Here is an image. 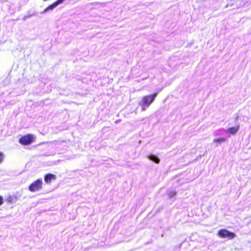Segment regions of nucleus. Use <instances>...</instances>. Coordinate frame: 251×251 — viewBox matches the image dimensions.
Returning <instances> with one entry per match:
<instances>
[{"label": "nucleus", "mask_w": 251, "mask_h": 251, "mask_svg": "<svg viewBox=\"0 0 251 251\" xmlns=\"http://www.w3.org/2000/svg\"><path fill=\"white\" fill-rule=\"evenodd\" d=\"M56 176L51 173H49L45 175L44 180L47 184H50L52 180L56 179Z\"/></svg>", "instance_id": "obj_6"}, {"label": "nucleus", "mask_w": 251, "mask_h": 251, "mask_svg": "<svg viewBox=\"0 0 251 251\" xmlns=\"http://www.w3.org/2000/svg\"><path fill=\"white\" fill-rule=\"evenodd\" d=\"M3 203V198L1 196H0V205Z\"/></svg>", "instance_id": "obj_15"}, {"label": "nucleus", "mask_w": 251, "mask_h": 251, "mask_svg": "<svg viewBox=\"0 0 251 251\" xmlns=\"http://www.w3.org/2000/svg\"><path fill=\"white\" fill-rule=\"evenodd\" d=\"M66 0H57L54 2L49 5L47 8H46L42 12L43 14L46 13L50 11L53 10L55 8L58 6L59 4H62Z\"/></svg>", "instance_id": "obj_5"}, {"label": "nucleus", "mask_w": 251, "mask_h": 251, "mask_svg": "<svg viewBox=\"0 0 251 251\" xmlns=\"http://www.w3.org/2000/svg\"><path fill=\"white\" fill-rule=\"evenodd\" d=\"M226 132V129H225L223 128L219 129L217 130H215L213 132V135L215 136H222L224 134V133Z\"/></svg>", "instance_id": "obj_10"}, {"label": "nucleus", "mask_w": 251, "mask_h": 251, "mask_svg": "<svg viewBox=\"0 0 251 251\" xmlns=\"http://www.w3.org/2000/svg\"><path fill=\"white\" fill-rule=\"evenodd\" d=\"M218 235L221 238H227L228 239H232L236 236L235 233L226 229H220L218 232Z\"/></svg>", "instance_id": "obj_3"}, {"label": "nucleus", "mask_w": 251, "mask_h": 251, "mask_svg": "<svg viewBox=\"0 0 251 251\" xmlns=\"http://www.w3.org/2000/svg\"><path fill=\"white\" fill-rule=\"evenodd\" d=\"M176 192L173 190H170L168 192V196L170 198H173L174 196H176Z\"/></svg>", "instance_id": "obj_13"}, {"label": "nucleus", "mask_w": 251, "mask_h": 251, "mask_svg": "<svg viewBox=\"0 0 251 251\" xmlns=\"http://www.w3.org/2000/svg\"><path fill=\"white\" fill-rule=\"evenodd\" d=\"M37 12H36L28 11L27 14L23 17V21H25L28 18L32 17L33 16H37Z\"/></svg>", "instance_id": "obj_11"}, {"label": "nucleus", "mask_w": 251, "mask_h": 251, "mask_svg": "<svg viewBox=\"0 0 251 251\" xmlns=\"http://www.w3.org/2000/svg\"><path fill=\"white\" fill-rule=\"evenodd\" d=\"M43 184L42 178H39L29 185L28 190L31 192L40 191L42 189Z\"/></svg>", "instance_id": "obj_2"}, {"label": "nucleus", "mask_w": 251, "mask_h": 251, "mask_svg": "<svg viewBox=\"0 0 251 251\" xmlns=\"http://www.w3.org/2000/svg\"><path fill=\"white\" fill-rule=\"evenodd\" d=\"M226 141V139L224 137H221L218 138L214 139L213 141V143H216V147H217L221 144L222 142H225Z\"/></svg>", "instance_id": "obj_9"}, {"label": "nucleus", "mask_w": 251, "mask_h": 251, "mask_svg": "<svg viewBox=\"0 0 251 251\" xmlns=\"http://www.w3.org/2000/svg\"><path fill=\"white\" fill-rule=\"evenodd\" d=\"M6 201L8 203H15L17 201V197L15 196H9Z\"/></svg>", "instance_id": "obj_12"}, {"label": "nucleus", "mask_w": 251, "mask_h": 251, "mask_svg": "<svg viewBox=\"0 0 251 251\" xmlns=\"http://www.w3.org/2000/svg\"><path fill=\"white\" fill-rule=\"evenodd\" d=\"M33 142L34 136L30 134L21 137L19 140L20 144L23 145H29Z\"/></svg>", "instance_id": "obj_4"}, {"label": "nucleus", "mask_w": 251, "mask_h": 251, "mask_svg": "<svg viewBox=\"0 0 251 251\" xmlns=\"http://www.w3.org/2000/svg\"><path fill=\"white\" fill-rule=\"evenodd\" d=\"M157 95V93H155L152 95L145 96L142 98L141 100L139 102V105L141 107L142 111H145L150 106L154 101Z\"/></svg>", "instance_id": "obj_1"}, {"label": "nucleus", "mask_w": 251, "mask_h": 251, "mask_svg": "<svg viewBox=\"0 0 251 251\" xmlns=\"http://www.w3.org/2000/svg\"><path fill=\"white\" fill-rule=\"evenodd\" d=\"M4 159V154L2 152H0V164L3 161Z\"/></svg>", "instance_id": "obj_14"}, {"label": "nucleus", "mask_w": 251, "mask_h": 251, "mask_svg": "<svg viewBox=\"0 0 251 251\" xmlns=\"http://www.w3.org/2000/svg\"><path fill=\"white\" fill-rule=\"evenodd\" d=\"M148 158L157 164L160 162V159L158 157V156L153 154L149 155L148 156Z\"/></svg>", "instance_id": "obj_8"}, {"label": "nucleus", "mask_w": 251, "mask_h": 251, "mask_svg": "<svg viewBox=\"0 0 251 251\" xmlns=\"http://www.w3.org/2000/svg\"><path fill=\"white\" fill-rule=\"evenodd\" d=\"M240 126L239 125L235 126H233L228 128L227 129H226V133H229L232 135L235 134L239 129Z\"/></svg>", "instance_id": "obj_7"}]
</instances>
